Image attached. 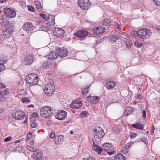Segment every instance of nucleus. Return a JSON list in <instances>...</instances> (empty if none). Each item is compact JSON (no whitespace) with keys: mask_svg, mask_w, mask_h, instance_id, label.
Masks as SVG:
<instances>
[{"mask_svg":"<svg viewBox=\"0 0 160 160\" xmlns=\"http://www.w3.org/2000/svg\"><path fill=\"white\" fill-rule=\"evenodd\" d=\"M54 81L51 79H48V83L46 85L44 91L46 95L48 96H50L52 95L55 91V87L53 86Z\"/></svg>","mask_w":160,"mask_h":160,"instance_id":"f257e3e1","label":"nucleus"},{"mask_svg":"<svg viewBox=\"0 0 160 160\" xmlns=\"http://www.w3.org/2000/svg\"><path fill=\"white\" fill-rule=\"evenodd\" d=\"M137 36L143 40L148 38L151 36L150 31L147 28L141 29L136 32Z\"/></svg>","mask_w":160,"mask_h":160,"instance_id":"f03ea898","label":"nucleus"},{"mask_svg":"<svg viewBox=\"0 0 160 160\" xmlns=\"http://www.w3.org/2000/svg\"><path fill=\"white\" fill-rule=\"evenodd\" d=\"M92 132L94 137L93 138H94L100 139L103 138L105 135L103 129L98 126L94 127L92 130Z\"/></svg>","mask_w":160,"mask_h":160,"instance_id":"7ed1b4c3","label":"nucleus"},{"mask_svg":"<svg viewBox=\"0 0 160 160\" xmlns=\"http://www.w3.org/2000/svg\"><path fill=\"white\" fill-rule=\"evenodd\" d=\"M26 80L27 83H29L30 86H33L37 84L38 78L35 74L32 73L27 76Z\"/></svg>","mask_w":160,"mask_h":160,"instance_id":"20e7f679","label":"nucleus"},{"mask_svg":"<svg viewBox=\"0 0 160 160\" xmlns=\"http://www.w3.org/2000/svg\"><path fill=\"white\" fill-rule=\"evenodd\" d=\"M53 109L50 106H45L42 107L40 111V114L42 117L46 118L52 113Z\"/></svg>","mask_w":160,"mask_h":160,"instance_id":"39448f33","label":"nucleus"},{"mask_svg":"<svg viewBox=\"0 0 160 160\" xmlns=\"http://www.w3.org/2000/svg\"><path fill=\"white\" fill-rule=\"evenodd\" d=\"M14 30V27L12 25H10L9 27L6 28V29L2 33V38L4 39L8 38Z\"/></svg>","mask_w":160,"mask_h":160,"instance_id":"423d86ee","label":"nucleus"},{"mask_svg":"<svg viewBox=\"0 0 160 160\" xmlns=\"http://www.w3.org/2000/svg\"><path fill=\"white\" fill-rule=\"evenodd\" d=\"M78 3V6L83 10L88 9L91 6L88 0H79Z\"/></svg>","mask_w":160,"mask_h":160,"instance_id":"0eeeda50","label":"nucleus"},{"mask_svg":"<svg viewBox=\"0 0 160 160\" xmlns=\"http://www.w3.org/2000/svg\"><path fill=\"white\" fill-rule=\"evenodd\" d=\"M4 12L6 16L9 18H14L16 14L15 11L7 8H4Z\"/></svg>","mask_w":160,"mask_h":160,"instance_id":"6e6552de","label":"nucleus"},{"mask_svg":"<svg viewBox=\"0 0 160 160\" xmlns=\"http://www.w3.org/2000/svg\"><path fill=\"white\" fill-rule=\"evenodd\" d=\"M55 17L53 15H49L47 16L45 20V23L48 26H52L55 24Z\"/></svg>","mask_w":160,"mask_h":160,"instance_id":"1a4fd4ad","label":"nucleus"},{"mask_svg":"<svg viewBox=\"0 0 160 160\" xmlns=\"http://www.w3.org/2000/svg\"><path fill=\"white\" fill-rule=\"evenodd\" d=\"M22 28L27 32H31L34 29V27L31 23H26L22 26Z\"/></svg>","mask_w":160,"mask_h":160,"instance_id":"9d476101","label":"nucleus"},{"mask_svg":"<svg viewBox=\"0 0 160 160\" xmlns=\"http://www.w3.org/2000/svg\"><path fill=\"white\" fill-rule=\"evenodd\" d=\"M92 140L93 143V150L98 152V154H100L102 150V148L98 145V143L95 138H92Z\"/></svg>","mask_w":160,"mask_h":160,"instance_id":"9b49d317","label":"nucleus"},{"mask_svg":"<svg viewBox=\"0 0 160 160\" xmlns=\"http://www.w3.org/2000/svg\"><path fill=\"white\" fill-rule=\"evenodd\" d=\"M12 116L16 119L21 120L24 118L25 113L22 111L18 110L12 114Z\"/></svg>","mask_w":160,"mask_h":160,"instance_id":"f8f14e48","label":"nucleus"},{"mask_svg":"<svg viewBox=\"0 0 160 160\" xmlns=\"http://www.w3.org/2000/svg\"><path fill=\"white\" fill-rule=\"evenodd\" d=\"M88 34V32L85 30H79L74 33L75 36L80 39L85 38Z\"/></svg>","mask_w":160,"mask_h":160,"instance_id":"ddd939ff","label":"nucleus"},{"mask_svg":"<svg viewBox=\"0 0 160 160\" xmlns=\"http://www.w3.org/2000/svg\"><path fill=\"white\" fill-rule=\"evenodd\" d=\"M82 106V102L79 100L77 99L73 101L70 105V107L72 108L78 109L81 108Z\"/></svg>","mask_w":160,"mask_h":160,"instance_id":"4468645a","label":"nucleus"},{"mask_svg":"<svg viewBox=\"0 0 160 160\" xmlns=\"http://www.w3.org/2000/svg\"><path fill=\"white\" fill-rule=\"evenodd\" d=\"M106 30L105 28L101 26L93 28L92 31L94 34H100L105 32Z\"/></svg>","mask_w":160,"mask_h":160,"instance_id":"2eb2a0df","label":"nucleus"},{"mask_svg":"<svg viewBox=\"0 0 160 160\" xmlns=\"http://www.w3.org/2000/svg\"><path fill=\"white\" fill-rule=\"evenodd\" d=\"M34 60V57L31 54L26 55L24 58V62L26 64H31Z\"/></svg>","mask_w":160,"mask_h":160,"instance_id":"dca6fc26","label":"nucleus"},{"mask_svg":"<svg viewBox=\"0 0 160 160\" xmlns=\"http://www.w3.org/2000/svg\"><path fill=\"white\" fill-rule=\"evenodd\" d=\"M33 157L37 160L44 159L42 153L39 151H37L33 153Z\"/></svg>","mask_w":160,"mask_h":160,"instance_id":"f3484780","label":"nucleus"},{"mask_svg":"<svg viewBox=\"0 0 160 160\" xmlns=\"http://www.w3.org/2000/svg\"><path fill=\"white\" fill-rule=\"evenodd\" d=\"M67 116V113L64 111H61L58 112L56 116V118L60 120H62L65 118Z\"/></svg>","mask_w":160,"mask_h":160,"instance_id":"a211bd4d","label":"nucleus"},{"mask_svg":"<svg viewBox=\"0 0 160 160\" xmlns=\"http://www.w3.org/2000/svg\"><path fill=\"white\" fill-rule=\"evenodd\" d=\"M102 150H104L106 151H111L114 148L113 145L110 143H106L103 144L102 146Z\"/></svg>","mask_w":160,"mask_h":160,"instance_id":"6ab92c4d","label":"nucleus"},{"mask_svg":"<svg viewBox=\"0 0 160 160\" xmlns=\"http://www.w3.org/2000/svg\"><path fill=\"white\" fill-rule=\"evenodd\" d=\"M54 34L58 37H62L64 34V31L61 28H55L54 32Z\"/></svg>","mask_w":160,"mask_h":160,"instance_id":"aec40b11","label":"nucleus"},{"mask_svg":"<svg viewBox=\"0 0 160 160\" xmlns=\"http://www.w3.org/2000/svg\"><path fill=\"white\" fill-rule=\"evenodd\" d=\"M68 51L67 49L63 48L60 49L58 52L59 56L62 58L66 57L68 55Z\"/></svg>","mask_w":160,"mask_h":160,"instance_id":"412c9836","label":"nucleus"},{"mask_svg":"<svg viewBox=\"0 0 160 160\" xmlns=\"http://www.w3.org/2000/svg\"><path fill=\"white\" fill-rule=\"evenodd\" d=\"M0 24L3 27H8L9 24V22L6 18H1L0 19Z\"/></svg>","mask_w":160,"mask_h":160,"instance_id":"4be33fe9","label":"nucleus"},{"mask_svg":"<svg viewBox=\"0 0 160 160\" xmlns=\"http://www.w3.org/2000/svg\"><path fill=\"white\" fill-rule=\"evenodd\" d=\"M64 138L62 136H56L55 138V143L57 144H62L64 141Z\"/></svg>","mask_w":160,"mask_h":160,"instance_id":"5701e85b","label":"nucleus"},{"mask_svg":"<svg viewBox=\"0 0 160 160\" xmlns=\"http://www.w3.org/2000/svg\"><path fill=\"white\" fill-rule=\"evenodd\" d=\"M58 56V54L56 52H52L47 56V58L48 60H53L57 58Z\"/></svg>","mask_w":160,"mask_h":160,"instance_id":"b1692460","label":"nucleus"},{"mask_svg":"<svg viewBox=\"0 0 160 160\" xmlns=\"http://www.w3.org/2000/svg\"><path fill=\"white\" fill-rule=\"evenodd\" d=\"M133 111L132 108L131 107H128L127 108L125 111L124 112L123 116H126L132 113Z\"/></svg>","mask_w":160,"mask_h":160,"instance_id":"393cba45","label":"nucleus"},{"mask_svg":"<svg viewBox=\"0 0 160 160\" xmlns=\"http://www.w3.org/2000/svg\"><path fill=\"white\" fill-rule=\"evenodd\" d=\"M52 65L50 63L47 61H45L42 65V68H44L46 69H49L51 68Z\"/></svg>","mask_w":160,"mask_h":160,"instance_id":"a878e982","label":"nucleus"},{"mask_svg":"<svg viewBox=\"0 0 160 160\" xmlns=\"http://www.w3.org/2000/svg\"><path fill=\"white\" fill-rule=\"evenodd\" d=\"M132 126L135 128L139 129L141 130H142L143 128V125L139 122L132 124Z\"/></svg>","mask_w":160,"mask_h":160,"instance_id":"bb28decb","label":"nucleus"},{"mask_svg":"<svg viewBox=\"0 0 160 160\" xmlns=\"http://www.w3.org/2000/svg\"><path fill=\"white\" fill-rule=\"evenodd\" d=\"M115 85V82L113 81H110L106 83V87L107 88L110 89L114 87Z\"/></svg>","mask_w":160,"mask_h":160,"instance_id":"cd10ccee","label":"nucleus"},{"mask_svg":"<svg viewBox=\"0 0 160 160\" xmlns=\"http://www.w3.org/2000/svg\"><path fill=\"white\" fill-rule=\"evenodd\" d=\"M114 160H125V158L121 153H118L115 156Z\"/></svg>","mask_w":160,"mask_h":160,"instance_id":"c85d7f7f","label":"nucleus"},{"mask_svg":"<svg viewBox=\"0 0 160 160\" xmlns=\"http://www.w3.org/2000/svg\"><path fill=\"white\" fill-rule=\"evenodd\" d=\"M35 4L36 5L37 10L39 12L42 10V7L40 2L38 1H35Z\"/></svg>","mask_w":160,"mask_h":160,"instance_id":"c756f323","label":"nucleus"},{"mask_svg":"<svg viewBox=\"0 0 160 160\" xmlns=\"http://www.w3.org/2000/svg\"><path fill=\"white\" fill-rule=\"evenodd\" d=\"M3 89H2L1 90L2 91V93H0V95L2 97L6 96L8 93V91L6 88L5 86V87Z\"/></svg>","mask_w":160,"mask_h":160,"instance_id":"7c9ffc66","label":"nucleus"},{"mask_svg":"<svg viewBox=\"0 0 160 160\" xmlns=\"http://www.w3.org/2000/svg\"><path fill=\"white\" fill-rule=\"evenodd\" d=\"M111 22L109 19H105L103 22L102 25L105 26H109L111 25Z\"/></svg>","mask_w":160,"mask_h":160,"instance_id":"2f4dec72","label":"nucleus"},{"mask_svg":"<svg viewBox=\"0 0 160 160\" xmlns=\"http://www.w3.org/2000/svg\"><path fill=\"white\" fill-rule=\"evenodd\" d=\"M90 97L91 99L92 100H95L94 101V102H95V103H96V102H98L100 99L99 97H97V96L92 97L91 96H90L89 97H87V98H90Z\"/></svg>","mask_w":160,"mask_h":160,"instance_id":"473e14b6","label":"nucleus"},{"mask_svg":"<svg viewBox=\"0 0 160 160\" xmlns=\"http://www.w3.org/2000/svg\"><path fill=\"white\" fill-rule=\"evenodd\" d=\"M84 160H94L93 157L90 155H88L83 158Z\"/></svg>","mask_w":160,"mask_h":160,"instance_id":"72a5a7b5","label":"nucleus"},{"mask_svg":"<svg viewBox=\"0 0 160 160\" xmlns=\"http://www.w3.org/2000/svg\"><path fill=\"white\" fill-rule=\"evenodd\" d=\"M89 86L87 88H84L82 90V93L83 94H86L88 93V89L89 87Z\"/></svg>","mask_w":160,"mask_h":160,"instance_id":"f704fd0d","label":"nucleus"},{"mask_svg":"<svg viewBox=\"0 0 160 160\" xmlns=\"http://www.w3.org/2000/svg\"><path fill=\"white\" fill-rule=\"evenodd\" d=\"M89 115L88 112L86 111H84L81 113L80 114V117L82 118L88 116Z\"/></svg>","mask_w":160,"mask_h":160,"instance_id":"c9c22d12","label":"nucleus"},{"mask_svg":"<svg viewBox=\"0 0 160 160\" xmlns=\"http://www.w3.org/2000/svg\"><path fill=\"white\" fill-rule=\"evenodd\" d=\"M22 102L24 103H27L30 102L29 99L26 97H24L22 99Z\"/></svg>","mask_w":160,"mask_h":160,"instance_id":"e433bc0d","label":"nucleus"},{"mask_svg":"<svg viewBox=\"0 0 160 160\" xmlns=\"http://www.w3.org/2000/svg\"><path fill=\"white\" fill-rule=\"evenodd\" d=\"M26 147L27 149L31 152H33L36 151V150L34 149V148H33L32 147L29 145H27L26 146Z\"/></svg>","mask_w":160,"mask_h":160,"instance_id":"4c0bfd02","label":"nucleus"},{"mask_svg":"<svg viewBox=\"0 0 160 160\" xmlns=\"http://www.w3.org/2000/svg\"><path fill=\"white\" fill-rule=\"evenodd\" d=\"M107 153L109 155H112L115 153V151L114 150V148H113L112 150L108 151Z\"/></svg>","mask_w":160,"mask_h":160,"instance_id":"58836bf2","label":"nucleus"},{"mask_svg":"<svg viewBox=\"0 0 160 160\" xmlns=\"http://www.w3.org/2000/svg\"><path fill=\"white\" fill-rule=\"evenodd\" d=\"M28 8L29 11L32 12L34 11V8L32 7L31 6L28 5Z\"/></svg>","mask_w":160,"mask_h":160,"instance_id":"ea45409f","label":"nucleus"},{"mask_svg":"<svg viewBox=\"0 0 160 160\" xmlns=\"http://www.w3.org/2000/svg\"><path fill=\"white\" fill-rule=\"evenodd\" d=\"M5 67L2 63H0V72L4 70Z\"/></svg>","mask_w":160,"mask_h":160,"instance_id":"a19ab883","label":"nucleus"},{"mask_svg":"<svg viewBox=\"0 0 160 160\" xmlns=\"http://www.w3.org/2000/svg\"><path fill=\"white\" fill-rule=\"evenodd\" d=\"M137 135V134L134 132H132L130 133V136L131 138H133Z\"/></svg>","mask_w":160,"mask_h":160,"instance_id":"79ce46f5","label":"nucleus"},{"mask_svg":"<svg viewBox=\"0 0 160 160\" xmlns=\"http://www.w3.org/2000/svg\"><path fill=\"white\" fill-rule=\"evenodd\" d=\"M153 1L157 6H160V0H153Z\"/></svg>","mask_w":160,"mask_h":160,"instance_id":"37998d69","label":"nucleus"},{"mask_svg":"<svg viewBox=\"0 0 160 160\" xmlns=\"http://www.w3.org/2000/svg\"><path fill=\"white\" fill-rule=\"evenodd\" d=\"M5 86L3 84L0 83V93H2V89H3V88L5 87Z\"/></svg>","mask_w":160,"mask_h":160,"instance_id":"c03bdc74","label":"nucleus"},{"mask_svg":"<svg viewBox=\"0 0 160 160\" xmlns=\"http://www.w3.org/2000/svg\"><path fill=\"white\" fill-rule=\"evenodd\" d=\"M141 140L142 142H144L146 144H147V143L148 142L147 141V138L146 137H142L141 138Z\"/></svg>","mask_w":160,"mask_h":160,"instance_id":"a18cd8bd","label":"nucleus"},{"mask_svg":"<svg viewBox=\"0 0 160 160\" xmlns=\"http://www.w3.org/2000/svg\"><path fill=\"white\" fill-rule=\"evenodd\" d=\"M135 45L137 47H142L143 46V44L142 43H141L140 44L138 43L137 42H135Z\"/></svg>","mask_w":160,"mask_h":160,"instance_id":"49530a36","label":"nucleus"},{"mask_svg":"<svg viewBox=\"0 0 160 160\" xmlns=\"http://www.w3.org/2000/svg\"><path fill=\"white\" fill-rule=\"evenodd\" d=\"M12 138L11 137H8L5 138L4 140V142H8L11 140Z\"/></svg>","mask_w":160,"mask_h":160,"instance_id":"de8ad7c7","label":"nucleus"},{"mask_svg":"<svg viewBox=\"0 0 160 160\" xmlns=\"http://www.w3.org/2000/svg\"><path fill=\"white\" fill-rule=\"evenodd\" d=\"M112 41L113 42H115L117 40V38L116 37V35H113L112 36Z\"/></svg>","mask_w":160,"mask_h":160,"instance_id":"09e8293b","label":"nucleus"},{"mask_svg":"<svg viewBox=\"0 0 160 160\" xmlns=\"http://www.w3.org/2000/svg\"><path fill=\"white\" fill-rule=\"evenodd\" d=\"M32 117L37 118L39 117V115L36 112H33L32 114Z\"/></svg>","mask_w":160,"mask_h":160,"instance_id":"8fccbe9b","label":"nucleus"},{"mask_svg":"<svg viewBox=\"0 0 160 160\" xmlns=\"http://www.w3.org/2000/svg\"><path fill=\"white\" fill-rule=\"evenodd\" d=\"M40 16L43 19H45V20L46 19L47 16H46V15L44 13H41L40 14Z\"/></svg>","mask_w":160,"mask_h":160,"instance_id":"3c124183","label":"nucleus"},{"mask_svg":"<svg viewBox=\"0 0 160 160\" xmlns=\"http://www.w3.org/2000/svg\"><path fill=\"white\" fill-rule=\"evenodd\" d=\"M37 126V124L36 123L33 122L31 124V127L32 128H36Z\"/></svg>","mask_w":160,"mask_h":160,"instance_id":"603ef678","label":"nucleus"},{"mask_svg":"<svg viewBox=\"0 0 160 160\" xmlns=\"http://www.w3.org/2000/svg\"><path fill=\"white\" fill-rule=\"evenodd\" d=\"M50 137L52 138L55 137V134L54 132H51L50 134Z\"/></svg>","mask_w":160,"mask_h":160,"instance_id":"864d4df0","label":"nucleus"},{"mask_svg":"<svg viewBox=\"0 0 160 160\" xmlns=\"http://www.w3.org/2000/svg\"><path fill=\"white\" fill-rule=\"evenodd\" d=\"M7 2V0H0V2L2 4H5Z\"/></svg>","mask_w":160,"mask_h":160,"instance_id":"5fc2aeb1","label":"nucleus"},{"mask_svg":"<svg viewBox=\"0 0 160 160\" xmlns=\"http://www.w3.org/2000/svg\"><path fill=\"white\" fill-rule=\"evenodd\" d=\"M32 134V133H28L27 134V137L28 138H30L31 137V135Z\"/></svg>","mask_w":160,"mask_h":160,"instance_id":"6e6d98bb","label":"nucleus"},{"mask_svg":"<svg viewBox=\"0 0 160 160\" xmlns=\"http://www.w3.org/2000/svg\"><path fill=\"white\" fill-rule=\"evenodd\" d=\"M143 117L145 118L146 117V112L145 111L143 110L142 111Z\"/></svg>","mask_w":160,"mask_h":160,"instance_id":"4d7b16f0","label":"nucleus"},{"mask_svg":"<svg viewBox=\"0 0 160 160\" xmlns=\"http://www.w3.org/2000/svg\"><path fill=\"white\" fill-rule=\"evenodd\" d=\"M34 144V141H33V140H32L30 142V144L31 145H33Z\"/></svg>","mask_w":160,"mask_h":160,"instance_id":"13d9d810","label":"nucleus"},{"mask_svg":"<svg viewBox=\"0 0 160 160\" xmlns=\"http://www.w3.org/2000/svg\"><path fill=\"white\" fill-rule=\"evenodd\" d=\"M141 97H142V96L141 95H138V97H137V98L138 99H140V98H141Z\"/></svg>","mask_w":160,"mask_h":160,"instance_id":"bf43d9fd","label":"nucleus"},{"mask_svg":"<svg viewBox=\"0 0 160 160\" xmlns=\"http://www.w3.org/2000/svg\"><path fill=\"white\" fill-rule=\"evenodd\" d=\"M20 140H16L15 141V143H17L19 142H20Z\"/></svg>","mask_w":160,"mask_h":160,"instance_id":"052dcab7","label":"nucleus"},{"mask_svg":"<svg viewBox=\"0 0 160 160\" xmlns=\"http://www.w3.org/2000/svg\"><path fill=\"white\" fill-rule=\"evenodd\" d=\"M33 106H34V105L32 104L28 106V107H33Z\"/></svg>","mask_w":160,"mask_h":160,"instance_id":"680f3d73","label":"nucleus"},{"mask_svg":"<svg viewBox=\"0 0 160 160\" xmlns=\"http://www.w3.org/2000/svg\"><path fill=\"white\" fill-rule=\"evenodd\" d=\"M153 128H152L151 130V132H153H153H154V127H153Z\"/></svg>","mask_w":160,"mask_h":160,"instance_id":"e2e57ef3","label":"nucleus"},{"mask_svg":"<svg viewBox=\"0 0 160 160\" xmlns=\"http://www.w3.org/2000/svg\"><path fill=\"white\" fill-rule=\"evenodd\" d=\"M70 134H73V131L72 130H71L70 131Z\"/></svg>","mask_w":160,"mask_h":160,"instance_id":"0e129e2a","label":"nucleus"},{"mask_svg":"<svg viewBox=\"0 0 160 160\" xmlns=\"http://www.w3.org/2000/svg\"><path fill=\"white\" fill-rule=\"evenodd\" d=\"M2 12V11L1 10H0V13Z\"/></svg>","mask_w":160,"mask_h":160,"instance_id":"69168bd1","label":"nucleus"}]
</instances>
